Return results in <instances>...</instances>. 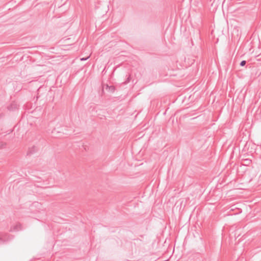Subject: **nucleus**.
<instances>
[{
	"instance_id": "nucleus-6",
	"label": "nucleus",
	"mask_w": 261,
	"mask_h": 261,
	"mask_svg": "<svg viewBox=\"0 0 261 261\" xmlns=\"http://www.w3.org/2000/svg\"><path fill=\"white\" fill-rule=\"evenodd\" d=\"M20 227V224H17L16 225H15L14 227V230H18V227Z\"/></svg>"
},
{
	"instance_id": "nucleus-4",
	"label": "nucleus",
	"mask_w": 261,
	"mask_h": 261,
	"mask_svg": "<svg viewBox=\"0 0 261 261\" xmlns=\"http://www.w3.org/2000/svg\"><path fill=\"white\" fill-rule=\"evenodd\" d=\"M130 79H131V77H130V75H128V77L126 78V80L124 82V84H128V83H129V82L130 81Z\"/></svg>"
},
{
	"instance_id": "nucleus-2",
	"label": "nucleus",
	"mask_w": 261,
	"mask_h": 261,
	"mask_svg": "<svg viewBox=\"0 0 261 261\" xmlns=\"http://www.w3.org/2000/svg\"><path fill=\"white\" fill-rule=\"evenodd\" d=\"M106 89H108L109 91L113 93L115 91V88L113 86H109L108 85H107Z\"/></svg>"
},
{
	"instance_id": "nucleus-8",
	"label": "nucleus",
	"mask_w": 261,
	"mask_h": 261,
	"mask_svg": "<svg viewBox=\"0 0 261 261\" xmlns=\"http://www.w3.org/2000/svg\"><path fill=\"white\" fill-rule=\"evenodd\" d=\"M90 57V56H88V57H86V58H81V61H86Z\"/></svg>"
},
{
	"instance_id": "nucleus-9",
	"label": "nucleus",
	"mask_w": 261,
	"mask_h": 261,
	"mask_svg": "<svg viewBox=\"0 0 261 261\" xmlns=\"http://www.w3.org/2000/svg\"><path fill=\"white\" fill-rule=\"evenodd\" d=\"M4 239L3 238V235L2 234H0V242H3Z\"/></svg>"
},
{
	"instance_id": "nucleus-5",
	"label": "nucleus",
	"mask_w": 261,
	"mask_h": 261,
	"mask_svg": "<svg viewBox=\"0 0 261 261\" xmlns=\"http://www.w3.org/2000/svg\"><path fill=\"white\" fill-rule=\"evenodd\" d=\"M246 61L245 60H243L240 62V65L241 66H244L246 65Z\"/></svg>"
},
{
	"instance_id": "nucleus-1",
	"label": "nucleus",
	"mask_w": 261,
	"mask_h": 261,
	"mask_svg": "<svg viewBox=\"0 0 261 261\" xmlns=\"http://www.w3.org/2000/svg\"><path fill=\"white\" fill-rule=\"evenodd\" d=\"M19 105L16 101H12L7 106V109L10 112H14L19 109Z\"/></svg>"
},
{
	"instance_id": "nucleus-7",
	"label": "nucleus",
	"mask_w": 261,
	"mask_h": 261,
	"mask_svg": "<svg viewBox=\"0 0 261 261\" xmlns=\"http://www.w3.org/2000/svg\"><path fill=\"white\" fill-rule=\"evenodd\" d=\"M5 144H4L3 142H0V149L2 148L3 147L5 146Z\"/></svg>"
},
{
	"instance_id": "nucleus-3",
	"label": "nucleus",
	"mask_w": 261,
	"mask_h": 261,
	"mask_svg": "<svg viewBox=\"0 0 261 261\" xmlns=\"http://www.w3.org/2000/svg\"><path fill=\"white\" fill-rule=\"evenodd\" d=\"M35 147L34 146H33V147L32 148H30L29 150V151L27 153V154L31 155V154H33L34 153V152L35 151Z\"/></svg>"
},
{
	"instance_id": "nucleus-11",
	"label": "nucleus",
	"mask_w": 261,
	"mask_h": 261,
	"mask_svg": "<svg viewBox=\"0 0 261 261\" xmlns=\"http://www.w3.org/2000/svg\"><path fill=\"white\" fill-rule=\"evenodd\" d=\"M40 89H41V88H39L38 89V95L39 94V92L40 91Z\"/></svg>"
},
{
	"instance_id": "nucleus-10",
	"label": "nucleus",
	"mask_w": 261,
	"mask_h": 261,
	"mask_svg": "<svg viewBox=\"0 0 261 261\" xmlns=\"http://www.w3.org/2000/svg\"><path fill=\"white\" fill-rule=\"evenodd\" d=\"M246 163H248V164H249L251 162V160H249V159H246Z\"/></svg>"
},
{
	"instance_id": "nucleus-13",
	"label": "nucleus",
	"mask_w": 261,
	"mask_h": 261,
	"mask_svg": "<svg viewBox=\"0 0 261 261\" xmlns=\"http://www.w3.org/2000/svg\"><path fill=\"white\" fill-rule=\"evenodd\" d=\"M39 97V96H37V98H38V97Z\"/></svg>"
},
{
	"instance_id": "nucleus-12",
	"label": "nucleus",
	"mask_w": 261,
	"mask_h": 261,
	"mask_svg": "<svg viewBox=\"0 0 261 261\" xmlns=\"http://www.w3.org/2000/svg\"><path fill=\"white\" fill-rule=\"evenodd\" d=\"M12 132V130H10L8 134H10Z\"/></svg>"
}]
</instances>
